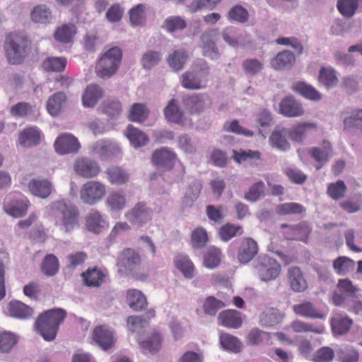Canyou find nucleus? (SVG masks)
<instances>
[{
  "instance_id": "nucleus-28",
  "label": "nucleus",
  "mask_w": 362,
  "mask_h": 362,
  "mask_svg": "<svg viewBox=\"0 0 362 362\" xmlns=\"http://www.w3.org/2000/svg\"><path fill=\"white\" fill-rule=\"evenodd\" d=\"M317 125L315 122L298 123L291 128L284 129L288 136L294 141L300 142L305 137L306 132L310 129H315Z\"/></svg>"
},
{
  "instance_id": "nucleus-64",
  "label": "nucleus",
  "mask_w": 362,
  "mask_h": 362,
  "mask_svg": "<svg viewBox=\"0 0 362 362\" xmlns=\"http://www.w3.org/2000/svg\"><path fill=\"white\" fill-rule=\"evenodd\" d=\"M346 187L344 182L339 180L335 183H331L327 187V194L334 200H338L344 197Z\"/></svg>"
},
{
  "instance_id": "nucleus-2",
  "label": "nucleus",
  "mask_w": 362,
  "mask_h": 362,
  "mask_svg": "<svg viewBox=\"0 0 362 362\" xmlns=\"http://www.w3.org/2000/svg\"><path fill=\"white\" fill-rule=\"evenodd\" d=\"M52 211L58 224L65 232L69 233L78 222V211L72 204L64 201H57L53 203Z\"/></svg>"
},
{
  "instance_id": "nucleus-6",
  "label": "nucleus",
  "mask_w": 362,
  "mask_h": 362,
  "mask_svg": "<svg viewBox=\"0 0 362 362\" xmlns=\"http://www.w3.org/2000/svg\"><path fill=\"white\" fill-rule=\"evenodd\" d=\"M105 192V185L98 181L90 180L82 185L80 189V198L84 204L94 205L103 199Z\"/></svg>"
},
{
  "instance_id": "nucleus-49",
  "label": "nucleus",
  "mask_w": 362,
  "mask_h": 362,
  "mask_svg": "<svg viewBox=\"0 0 362 362\" xmlns=\"http://www.w3.org/2000/svg\"><path fill=\"white\" fill-rule=\"evenodd\" d=\"M351 325L352 320L347 317L336 316L331 321L333 332L339 335L346 333Z\"/></svg>"
},
{
  "instance_id": "nucleus-8",
  "label": "nucleus",
  "mask_w": 362,
  "mask_h": 362,
  "mask_svg": "<svg viewBox=\"0 0 362 362\" xmlns=\"http://www.w3.org/2000/svg\"><path fill=\"white\" fill-rule=\"evenodd\" d=\"M218 31L217 30H211L202 34L200 37V47L202 50V54L212 60H216L219 58L220 54L216 45L218 40Z\"/></svg>"
},
{
  "instance_id": "nucleus-57",
  "label": "nucleus",
  "mask_w": 362,
  "mask_h": 362,
  "mask_svg": "<svg viewBox=\"0 0 362 362\" xmlns=\"http://www.w3.org/2000/svg\"><path fill=\"white\" fill-rule=\"evenodd\" d=\"M241 227L230 223H226L221 227L218 231V235L224 242H228L231 238L235 237L238 233L242 234Z\"/></svg>"
},
{
  "instance_id": "nucleus-12",
  "label": "nucleus",
  "mask_w": 362,
  "mask_h": 362,
  "mask_svg": "<svg viewBox=\"0 0 362 362\" xmlns=\"http://www.w3.org/2000/svg\"><path fill=\"white\" fill-rule=\"evenodd\" d=\"M125 217L132 224L141 226L151 219V210L144 203L139 202L125 213Z\"/></svg>"
},
{
  "instance_id": "nucleus-58",
  "label": "nucleus",
  "mask_w": 362,
  "mask_h": 362,
  "mask_svg": "<svg viewBox=\"0 0 362 362\" xmlns=\"http://www.w3.org/2000/svg\"><path fill=\"white\" fill-rule=\"evenodd\" d=\"M66 59L64 57H49L43 62V67L49 71L60 72L66 67Z\"/></svg>"
},
{
  "instance_id": "nucleus-21",
  "label": "nucleus",
  "mask_w": 362,
  "mask_h": 362,
  "mask_svg": "<svg viewBox=\"0 0 362 362\" xmlns=\"http://www.w3.org/2000/svg\"><path fill=\"white\" fill-rule=\"evenodd\" d=\"M41 133L37 127H31L19 132L18 142L23 147L37 146L40 142Z\"/></svg>"
},
{
  "instance_id": "nucleus-60",
  "label": "nucleus",
  "mask_w": 362,
  "mask_h": 362,
  "mask_svg": "<svg viewBox=\"0 0 362 362\" xmlns=\"http://www.w3.org/2000/svg\"><path fill=\"white\" fill-rule=\"evenodd\" d=\"M265 185L262 181H259L252 185L249 191L245 193L244 198L251 202H257L264 195Z\"/></svg>"
},
{
  "instance_id": "nucleus-53",
  "label": "nucleus",
  "mask_w": 362,
  "mask_h": 362,
  "mask_svg": "<svg viewBox=\"0 0 362 362\" xmlns=\"http://www.w3.org/2000/svg\"><path fill=\"white\" fill-rule=\"evenodd\" d=\"M18 341V337L8 331L0 333V352L8 353Z\"/></svg>"
},
{
  "instance_id": "nucleus-10",
  "label": "nucleus",
  "mask_w": 362,
  "mask_h": 362,
  "mask_svg": "<svg viewBox=\"0 0 362 362\" xmlns=\"http://www.w3.org/2000/svg\"><path fill=\"white\" fill-rule=\"evenodd\" d=\"M74 169L79 176L89 179L96 177L100 168L98 163L89 158H78L74 163Z\"/></svg>"
},
{
  "instance_id": "nucleus-31",
  "label": "nucleus",
  "mask_w": 362,
  "mask_h": 362,
  "mask_svg": "<svg viewBox=\"0 0 362 362\" xmlns=\"http://www.w3.org/2000/svg\"><path fill=\"white\" fill-rule=\"evenodd\" d=\"M28 188L33 195L42 199H46L51 194L52 184L47 180L33 179L30 181Z\"/></svg>"
},
{
  "instance_id": "nucleus-15",
  "label": "nucleus",
  "mask_w": 362,
  "mask_h": 362,
  "mask_svg": "<svg viewBox=\"0 0 362 362\" xmlns=\"http://www.w3.org/2000/svg\"><path fill=\"white\" fill-rule=\"evenodd\" d=\"M309 153L319 163L315 168L320 170L333 156L332 146L330 142L324 141L320 146L311 148Z\"/></svg>"
},
{
  "instance_id": "nucleus-56",
  "label": "nucleus",
  "mask_w": 362,
  "mask_h": 362,
  "mask_svg": "<svg viewBox=\"0 0 362 362\" xmlns=\"http://www.w3.org/2000/svg\"><path fill=\"white\" fill-rule=\"evenodd\" d=\"M108 180L112 184L122 185L128 181L129 175L122 169L118 167H112L107 170Z\"/></svg>"
},
{
  "instance_id": "nucleus-11",
  "label": "nucleus",
  "mask_w": 362,
  "mask_h": 362,
  "mask_svg": "<svg viewBox=\"0 0 362 362\" xmlns=\"http://www.w3.org/2000/svg\"><path fill=\"white\" fill-rule=\"evenodd\" d=\"M55 151L57 153L65 155L75 153L80 148V144L74 136L70 134H62L54 142Z\"/></svg>"
},
{
  "instance_id": "nucleus-47",
  "label": "nucleus",
  "mask_w": 362,
  "mask_h": 362,
  "mask_svg": "<svg viewBox=\"0 0 362 362\" xmlns=\"http://www.w3.org/2000/svg\"><path fill=\"white\" fill-rule=\"evenodd\" d=\"M105 225V221L98 211L92 210L88 213L86 218V226L89 230L98 233L100 228H103Z\"/></svg>"
},
{
  "instance_id": "nucleus-22",
  "label": "nucleus",
  "mask_w": 362,
  "mask_h": 362,
  "mask_svg": "<svg viewBox=\"0 0 362 362\" xmlns=\"http://www.w3.org/2000/svg\"><path fill=\"white\" fill-rule=\"evenodd\" d=\"M295 54L289 50L279 52L271 61V66L275 70L289 69L295 64Z\"/></svg>"
},
{
  "instance_id": "nucleus-63",
  "label": "nucleus",
  "mask_w": 362,
  "mask_h": 362,
  "mask_svg": "<svg viewBox=\"0 0 362 362\" xmlns=\"http://www.w3.org/2000/svg\"><path fill=\"white\" fill-rule=\"evenodd\" d=\"M338 360L340 362H358L359 359L358 353L348 347H341L337 351Z\"/></svg>"
},
{
  "instance_id": "nucleus-23",
  "label": "nucleus",
  "mask_w": 362,
  "mask_h": 362,
  "mask_svg": "<svg viewBox=\"0 0 362 362\" xmlns=\"http://www.w3.org/2000/svg\"><path fill=\"white\" fill-rule=\"evenodd\" d=\"M189 58L187 51L183 48H179L173 51L167 58L169 66L176 72L182 70Z\"/></svg>"
},
{
  "instance_id": "nucleus-61",
  "label": "nucleus",
  "mask_w": 362,
  "mask_h": 362,
  "mask_svg": "<svg viewBox=\"0 0 362 362\" xmlns=\"http://www.w3.org/2000/svg\"><path fill=\"white\" fill-rule=\"evenodd\" d=\"M148 111L141 103H134L130 109L129 119L134 122H142L146 119Z\"/></svg>"
},
{
  "instance_id": "nucleus-38",
  "label": "nucleus",
  "mask_w": 362,
  "mask_h": 362,
  "mask_svg": "<svg viewBox=\"0 0 362 362\" xmlns=\"http://www.w3.org/2000/svg\"><path fill=\"white\" fill-rule=\"evenodd\" d=\"M333 268L337 274L344 276L354 270L355 262L347 257H339L334 261Z\"/></svg>"
},
{
  "instance_id": "nucleus-25",
  "label": "nucleus",
  "mask_w": 362,
  "mask_h": 362,
  "mask_svg": "<svg viewBox=\"0 0 362 362\" xmlns=\"http://www.w3.org/2000/svg\"><path fill=\"white\" fill-rule=\"evenodd\" d=\"M98 110L106 115L108 119H115L121 115L122 107L118 100L108 98L101 103Z\"/></svg>"
},
{
  "instance_id": "nucleus-18",
  "label": "nucleus",
  "mask_w": 362,
  "mask_h": 362,
  "mask_svg": "<svg viewBox=\"0 0 362 362\" xmlns=\"http://www.w3.org/2000/svg\"><path fill=\"white\" fill-rule=\"evenodd\" d=\"M207 97L204 94L193 93L182 98L185 109L191 114L202 112L206 106Z\"/></svg>"
},
{
  "instance_id": "nucleus-45",
  "label": "nucleus",
  "mask_w": 362,
  "mask_h": 362,
  "mask_svg": "<svg viewBox=\"0 0 362 362\" xmlns=\"http://www.w3.org/2000/svg\"><path fill=\"white\" fill-rule=\"evenodd\" d=\"M66 96L63 92H57L50 97L47 103L48 112L53 116L58 115L63 105L65 103Z\"/></svg>"
},
{
  "instance_id": "nucleus-40",
  "label": "nucleus",
  "mask_w": 362,
  "mask_h": 362,
  "mask_svg": "<svg viewBox=\"0 0 362 362\" xmlns=\"http://www.w3.org/2000/svg\"><path fill=\"white\" fill-rule=\"evenodd\" d=\"M221 346L233 353H239L243 347L240 341L235 336L228 333H222L219 337Z\"/></svg>"
},
{
  "instance_id": "nucleus-5",
  "label": "nucleus",
  "mask_w": 362,
  "mask_h": 362,
  "mask_svg": "<svg viewBox=\"0 0 362 362\" xmlns=\"http://www.w3.org/2000/svg\"><path fill=\"white\" fill-rule=\"evenodd\" d=\"M27 42L24 38L17 35H10L5 42L6 53L9 63L20 64L24 57Z\"/></svg>"
},
{
  "instance_id": "nucleus-27",
  "label": "nucleus",
  "mask_w": 362,
  "mask_h": 362,
  "mask_svg": "<svg viewBox=\"0 0 362 362\" xmlns=\"http://www.w3.org/2000/svg\"><path fill=\"white\" fill-rule=\"evenodd\" d=\"M218 320L220 325L228 328L237 329L242 325L240 313L235 310L222 311L218 316Z\"/></svg>"
},
{
  "instance_id": "nucleus-14",
  "label": "nucleus",
  "mask_w": 362,
  "mask_h": 362,
  "mask_svg": "<svg viewBox=\"0 0 362 362\" xmlns=\"http://www.w3.org/2000/svg\"><path fill=\"white\" fill-rule=\"evenodd\" d=\"M176 159V154L168 148L156 149L152 155V161L158 167L170 170Z\"/></svg>"
},
{
  "instance_id": "nucleus-24",
  "label": "nucleus",
  "mask_w": 362,
  "mask_h": 362,
  "mask_svg": "<svg viewBox=\"0 0 362 362\" xmlns=\"http://www.w3.org/2000/svg\"><path fill=\"white\" fill-rule=\"evenodd\" d=\"M288 278L291 289L295 292H303L307 287V281L298 267H291L288 270Z\"/></svg>"
},
{
  "instance_id": "nucleus-26",
  "label": "nucleus",
  "mask_w": 362,
  "mask_h": 362,
  "mask_svg": "<svg viewBox=\"0 0 362 362\" xmlns=\"http://www.w3.org/2000/svg\"><path fill=\"white\" fill-rule=\"evenodd\" d=\"M8 313L12 317L25 320L33 316V310L26 304L19 301H11L7 306Z\"/></svg>"
},
{
  "instance_id": "nucleus-55",
  "label": "nucleus",
  "mask_w": 362,
  "mask_h": 362,
  "mask_svg": "<svg viewBox=\"0 0 362 362\" xmlns=\"http://www.w3.org/2000/svg\"><path fill=\"white\" fill-rule=\"evenodd\" d=\"M28 201H16L4 206L5 211L13 216L21 217L25 214L28 209Z\"/></svg>"
},
{
  "instance_id": "nucleus-33",
  "label": "nucleus",
  "mask_w": 362,
  "mask_h": 362,
  "mask_svg": "<svg viewBox=\"0 0 362 362\" xmlns=\"http://www.w3.org/2000/svg\"><path fill=\"white\" fill-rule=\"evenodd\" d=\"M93 339L103 350L110 348L113 343L112 332L104 326H99L93 331Z\"/></svg>"
},
{
  "instance_id": "nucleus-32",
  "label": "nucleus",
  "mask_w": 362,
  "mask_h": 362,
  "mask_svg": "<svg viewBox=\"0 0 362 362\" xmlns=\"http://www.w3.org/2000/svg\"><path fill=\"white\" fill-rule=\"evenodd\" d=\"M83 283L88 287H99L105 282V274L98 267L87 269L81 274Z\"/></svg>"
},
{
  "instance_id": "nucleus-43",
  "label": "nucleus",
  "mask_w": 362,
  "mask_h": 362,
  "mask_svg": "<svg viewBox=\"0 0 362 362\" xmlns=\"http://www.w3.org/2000/svg\"><path fill=\"white\" fill-rule=\"evenodd\" d=\"M362 4V0H338L337 7L339 13L346 18L352 17Z\"/></svg>"
},
{
  "instance_id": "nucleus-48",
  "label": "nucleus",
  "mask_w": 362,
  "mask_h": 362,
  "mask_svg": "<svg viewBox=\"0 0 362 362\" xmlns=\"http://www.w3.org/2000/svg\"><path fill=\"white\" fill-rule=\"evenodd\" d=\"M284 129L283 128L280 131H274L269 137L272 146L281 151H287L290 148V144L285 137L288 136V134L284 132Z\"/></svg>"
},
{
  "instance_id": "nucleus-51",
  "label": "nucleus",
  "mask_w": 362,
  "mask_h": 362,
  "mask_svg": "<svg viewBox=\"0 0 362 362\" xmlns=\"http://www.w3.org/2000/svg\"><path fill=\"white\" fill-rule=\"evenodd\" d=\"M51 18V11L45 5L36 6L31 12V19L35 23H47Z\"/></svg>"
},
{
  "instance_id": "nucleus-52",
  "label": "nucleus",
  "mask_w": 362,
  "mask_h": 362,
  "mask_svg": "<svg viewBox=\"0 0 362 362\" xmlns=\"http://www.w3.org/2000/svg\"><path fill=\"white\" fill-rule=\"evenodd\" d=\"M276 212L281 216L300 214L305 212V208L298 203L289 202L279 204L276 207Z\"/></svg>"
},
{
  "instance_id": "nucleus-59",
  "label": "nucleus",
  "mask_w": 362,
  "mask_h": 362,
  "mask_svg": "<svg viewBox=\"0 0 362 362\" xmlns=\"http://www.w3.org/2000/svg\"><path fill=\"white\" fill-rule=\"evenodd\" d=\"M319 81L321 84L327 88L335 86L337 83V78L333 69L322 68L320 71Z\"/></svg>"
},
{
  "instance_id": "nucleus-46",
  "label": "nucleus",
  "mask_w": 362,
  "mask_h": 362,
  "mask_svg": "<svg viewBox=\"0 0 362 362\" xmlns=\"http://www.w3.org/2000/svg\"><path fill=\"white\" fill-rule=\"evenodd\" d=\"M281 318L278 310L270 308L261 313L259 323L263 327H274L281 322Z\"/></svg>"
},
{
  "instance_id": "nucleus-1",
  "label": "nucleus",
  "mask_w": 362,
  "mask_h": 362,
  "mask_svg": "<svg viewBox=\"0 0 362 362\" xmlns=\"http://www.w3.org/2000/svg\"><path fill=\"white\" fill-rule=\"evenodd\" d=\"M66 314L64 310L57 308L48 310L37 317L35 327L45 341H51L55 339Z\"/></svg>"
},
{
  "instance_id": "nucleus-42",
  "label": "nucleus",
  "mask_w": 362,
  "mask_h": 362,
  "mask_svg": "<svg viewBox=\"0 0 362 362\" xmlns=\"http://www.w3.org/2000/svg\"><path fill=\"white\" fill-rule=\"evenodd\" d=\"M310 232L311 229L305 223L290 226L287 238L305 242Z\"/></svg>"
},
{
  "instance_id": "nucleus-20",
  "label": "nucleus",
  "mask_w": 362,
  "mask_h": 362,
  "mask_svg": "<svg viewBox=\"0 0 362 362\" xmlns=\"http://www.w3.org/2000/svg\"><path fill=\"white\" fill-rule=\"evenodd\" d=\"M103 95L104 90L100 86L95 83L89 84L82 95V104L86 108L94 107Z\"/></svg>"
},
{
  "instance_id": "nucleus-36",
  "label": "nucleus",
  "mask_w": 362,
  "mask_h": 362,
  "mask_svg": "<svg viewBox=\"0 0 362 362\" xmlns=\"http://www.w3.org/2000/svg\"><path fill=\"white\" fill-rule=\"evenodd\" d=\"M127 299L130 308L136 311L144 309L147 305L146 297L139 290H129L127 292Z\"/></svg>"
},
{
  "instance_id": "nucleus-44",
  "label": "nucleus",
  "mask_w": 362,
  "mask_h": 362,
  "mask_svg": "<svg viewBox=\"0 0 362 362\" xmlns=\"http://www.w3.org/2000/svg\"><path fill=\"white\" fill-rule=\"evenodd\" d=\"M160 344L161 337L158 333H154L146 339L139 341L140 348L145 354L157 352L160 347Z\"/></svg>"
},
{
  "instance_id": "nucleus-39",
  "label": "nucleus",
  "mask_w": 362,
  "mask_h": 362,
  "mask_svg": "<svg viewBox=\"0 0 362 362\" xmlns=\"http://www.w3.org/2000/svg\"><path fill=\"white\" fill-rule=\"evenodd\" d=\"M126 135L135 148L144 146L148 141V137L143 132L132 125L128 126Z\"/></svg>"
},
{
  "instance_id": "nucleus-41",
  "label": "nucleus",
  "mask_w": 362,
  "mask_h": 362,
  "mask_svg": "<svg viewBox=\"0 0 362 362\" xmlns=\"http://www.w3.org/2000/svg\"><path fill=\"white\" fill-rule=\"evenodd\" d=\"M76 33V26L72 23H68L59 27L56 30L54 37L59 42L69 43L73 40Z\"/></svg>"
},
{
  "instance_id": "nucleus-50",
  "label": "nucleus",
  "mask_w": 362,
  "mask_h": 362,
  "mask_svg": "<svg viewBox=\"0 0 362 362\" xmlns=\"http://www.w3.org/2000/svg\"><path fill=\"white\" fill-rule=\"evenodd\" d=\"M59 261L54 255H47L44 258L41 269L42 272L47 276H54L59 271Z\"/></svg>"
},
{
  "instance_id": "nucleus-34",
  "label": "nucleus",
  "mask_w": 362,
  "mask_h": 362,
  "mask_svg": "<svg viewBox=\"0 0 362 362\" xmlns=\"http://www.w3.org/2000/svg\"><path fill=\"white\" fill-rule=\"evenodd\" d=\"M165 118L171 122L184 124L183 111L177 104V101L173 98L164 109Z\"/></svg>"
},
{
  "instance_id": "nucleus-13",
  "label": "nucleus",
  "mask_w": 362,
  "mask_h": 362,
  "mask_svg": "<svg viewBox=\"0 0 362 362\" xmlns=\"http://www.w3.org/2000/svg\"><path fill=\"white\" fill-rule=\"evenodd\" d=\"M141 262L140 256L132 249L124 250L119 256L117 266L119 272L127 274L132 272Z\"/></svg>"
},
{
  "instance_id": "nucleus-19",
  "label": "nucleus",
  "mask_w": 362,
  "mask_h": 362,
  "mask_svg": "<svg viewBox=\"0 0 362 362\" xmlns=\"http://www.w3.org/2000/svg\"><path fill=\"white\" fill-rule=\"evenodd\" d=\"M257 243L250 238L243 240L238 252V259L242 264H247L257 254Z\"/></svg>"
},
{
  "instance_id": "nucleus-3",
  "label": "nucleus",
  "mask_w": 362,
  "mask_h": 362,
  "mask_svg": "<svg viewBox=\"0 0 362 362\" xmlns=\"http://www.w3.org/2000/svg\"><path fill=\"white\" fill-rule=\"evenodd\" d=\"M122 57V50L114 47L107 50L98 60L95 66V72L101 78H109L118 69Z\"/></svg>"
},
{
  "instance_id": "nucleus-62",
  "label": "nucleus",
  "mask_w": 362,
  "mask_h": 362,
  "mask_svg": "<svg viewBox=\"0 0 362 362\" xmlns=\"http://www.w3.org/2000/svg\"><path fill=\"white\" fill-rule=\"evenodd\" d=\"M176 267L182 272L185 277L192 279L194 276V266L187 257H181L175 260Z\"/></svg>"
},
{
  "instance_id": "nucleus-37",
  "label": "nucleus",
  "mask_w": 362,
  "mask_h": 362,
  "mask_svg": "<svg viewBox=\"0 0 362 362\" xmlns=\"http://www.w3.org/2000/svg\"><path fill=\"white\" fill-rule=\"evenodd\" d=\"M202 185L199 181L194 180L187 187L182 200L183 207H190L193 202L198 198Z\"/></svg>"
},
{
  "instance_id": "nucleus-7",
  "label": "nucleus",
  "mask_w": 362,
  "mask_h": 362,
  "mask_svg": "<svg viewBox=\"0 0 362 362\" xmlns=\"http://www.w3.org/2000/svg\"><path fill=\"white\" fill-rule=\"evenodd\" d=\"M336 291L332 296L335 305H344L346 300L350 298H358V288L354 286L351 281L348 279H339Z\"/></svg>"
},
{
  "instance_id": "nucleus-30",
  "label": "nucleus",
  "mask_w": 362,
  "mask_h": 362,
  "mask_svg": "<svg viewBox=\"0 0 362 362\" xmlns=\"http://www.w3.org/2000/svg\"><path fill=\"white\" fill-rule=\"evenodd\" d=\"M293 309L296 314L303 317L313 319L325 318V315L322 313L312 303L309 301H305L301 303L294 305L293 306Z\"/></svg>"
},
{
  "instance_id": "nucleus-35",
  "label": "nucleus",
  "mask_w": 362,
  "mask_h": 362,
  "mask_svg": "<svg viewBox=\"0 0 362 362\" xmlns=\"http://www.w3.org/2000/svg\"><path fill=\"white\" fill-rule=\"evenodd\" d=\"M126 197L122 192L114 191L109 194L105 203L112 211H120L126 206Z\"/></svg>"
},
{
  "instance_id": "nucleus-16",
  "label": "nucleus",
  "mask_w": 362,
  "mask_h": 362,
  "mask_svg": "<svg viewBox=\"0 0 362 362\" xmlns=\"http://www.w3.org/2000/svg\"><path fill=\"white\" fill-rule=\"evenodd\" d=\"M279 112L287 117H297L303 115L304 109L293 96H288L280 102Z\"/></svg>"
},
{
  "instance_id": "nucleus-9",
  "label": "nucleus",
  "mask_w": 362,
  "mask_h": 362,
  "mask_svg": "<svg viewBox=\"0 0 362 362\" xmlns=\"http://www.w3.org/2000/svg\"><path fill=\"white\" fill-rule=\"evenodd\" d=\"M90 153L100 158L106 160L120 153L118 145L109 140H98L90 146Z\"/></svg>"
},
{
  "instance_id": "nucleus-29",
  "label": "nucleus",
  "mask_w": 362,
  "mask_h": 362,
  "mask_svg": "<svg viewBox=\"0 0 362 362\" xmlns=\"http://www.w3.org/2000/svg\"><path fill=\"white\" fill-rule=\"evenodd\" d=\"M291 89L305 98L318 101L322 99V95L313 86L303 81H297L292 84Z\"/></svg>"
},
{
  "instance_id": "nucleus-54",
  "label": "nucleus",
  "mask_w": 362,
  "mask_h": 362,
  "mask_svg": "<svg viewBox=\"0 0 362 362\" xmlns=\"http://www.w3.org/2000/svg\"><path fill=\"white\" fill-rule=\"evenodd\" d=\"M221 252L218 248L209 247L204 256V265L209 269L215 268L221 262Z\"/></svg>"
},
{
  "instance_id": "nucleus-4",
  "label": "nucleus",
  "mask_w": 362,
  "mask_h": 362,
  "mask_svg": "<svg viewBox=\"0 0 362 362\" xmlns=\"http://www.w3.org/2000/svg\"><path fill=\"white\" fill-rule=\"evenodd\" d=\"M255 269L262 281L275 279L281 272V265L267 255H259L255 262Z\"/></svg>"
},
{
  "instance_id": "nucleus-17",
  "label": "nucleus",
  "mask_w": 362,
  "mask_h": 362,
  "mask_svg": "<svg viewBox=\"0 0 362 362\" xmlns=\"http://www.w3.org/2000/svg\"><path fill=\"white\" fill-rule=\"evenodd\" d=\"M207 79L202 76L188 70L180 77V83L183 88L188 90H199L206 87Z\"/></svg>"
}]
</instances>
